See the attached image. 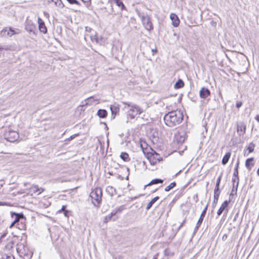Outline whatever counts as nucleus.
I'll return each instance as SVG.
<instances>
[{
	"label": "nucleus",
	"instance_id": "obj_17",
	"mask_svg": "<svg viewBox=\"0 0 259 259\" xmlns=\"http://www.w3.org/2000/svg\"><path fill=\"white\" fill-rule=\"evenodd\" d=\"M170 19H171L172 21V24L174 27H177L179 25L180 20L176 14L171 13L170 15Z\"/></svg>",
	"mask_w": 259,
	"mask_h": 259
},
{
	"label": "nucleus",
	"instance_id": "obj_5",
	"mask_svg": "<svg viewBox=\"0 0 259 259\" xmlns=\"http://www.w3.org/2000/svg\"><path fill=\"white\" fill-rule=\"evenodd\" d=\"M102 196V191L100 188H96L90 193V196L92 200V203L98 206L101 202Z\"/></svg>",
	"mask_w": 259,
	"mask_h": 259
},
{
	"label": "nucleus",
	"instance_id": "obj_14",
	"mask_svg": "<svg viewBox=\"0 0 259 259\" xmlns=\"http://www.w3.org/2000/svg\"><path fill=\"white\" fill-rule=\"evenodd\" d=\"M237 131L240 136L243 135L246 132V125L243 122L237 123Z\"/></svg>",
	"mask_w": 259,
	"mask_h": 259
},
{
	"label": "nucleus",
	"instance_id": "obj_44",
	"mask_svg": "<svg viewBox=\"0 0 259 259\" xmlns=\"http://www.w3.org/2000/svg\"><path fill=\"white\" fill-rule=\"evenodd\" d=\"M255 119L258 122H259V115H257L255 117Z\"/></svg>",
	"mask_w": 259,
	"mask_h": 259
},
{
	"label": "nucleus",
	"instance_id": "obj_39",
	"mask_svg": "<svg viewBox=\"0 0 259 259\" xmlns=\"http://www.w3.org/2000/svg\"><path fill=\"white\" fill-rule=\"evenodd\" d=\"M239 159H237V162L235 164V169H238V167H239Z\"/></svg>",
	"mask_w": 259,
	"mask_h": 259
},
{
	"label": "nucleus",
	"instance_id": "obj_6",
	"mask_svg": "<svg viewBox=\"0 0 259 259\" xmlns=\"http://www.w3.org/2000/svg\"><path fill=\"white\" fill-rule=\"evenodd\" d=\"M7 235L8 233H5L1 235L0 237V244H4L6 249L10 250L13 247L14 242L12 238H10V236L8 238L7 237Z\"/></svg>",
	"mask_w": 259,
	"mask_h": 259
},
{
	"label": "nucleus",
	"instance_id": "obj_56",
	"mask_svg": "<svg viewBox=\"0 0 259 259\" xmlns=\"http://www.w3.org/2000/svg\"><path fill=\"white\" fill-rule=\"evenodd\" d=\"M127 170L128 171H129V168H127Z\"/></svg>",
	"mask_w": 259,
	"mask_h": 259
},
{
	"label": "nucleus",
	"instance_id": "obj_46",
	"mask_svg": "<svg viewBox=\"0 0 259 259\" xmlns=\"http://www.w3.org/2000/svg\"><path fill=\"white\" fill-rule=\"evenodd\" d=\"M4 49H5V50H7V48H4V47H0V51H1V50H4Z\"/></svg>",
	"mask_w": 259,
	"mask_h": 259
},
{
	"label": "nucleus",
	"instance_id": "obj_3",
	"mask_svg": "<svg viewBox=\"0 0 259 259\" xmlns=\"http://www.w3.org/2000/svg\"><path fill=\"white\" fill-rule=\"evenodd\" d=\"M128 108L127 115L131 119H134L137 115L142 113V109L136 104L131 103H124Z\"/></svg>",
	"mask_w": 259,
	"mask_h": 259
},
{
	"label": "nucleus",
	"instance_id": "obj_31",
	"mask_svg": "<svg viewBox=\"0 0 259 259\" xmlns=\"http://www.w3.org/2000/svg\"><path fill=\"white\" fill-rule=\"evenodd\" d=\"M255 145L253 143H250L247 147V150L249 153L252 152L254 150Z\"/></svg>",
	"mask_w": 259,
	"mask_h": 259
},
{
	"label": "nucleus",
	"instance_id": "obj_16",
	"mask_svg": "<svg viewBox=\"0 0 259 259\" xmlns=\"http://www.w3.org/2000/svg\"><path fill=\"white\" fill-rule=\"evenodd\" d=\"M37 22L38 24V29L39 31L43 33H46L47 32V29L45 26L44 21L40 18H38L37 19Z\"/></svg>",
	"mask_w": 259,
	"mask_h": 259
},
{
	"label": "nucleus",
	"instance_id": "obj_25",
	"mask_svg": "<svg viewBox=\"0 0 259 259\" xmlns=\"http://www.w3.org/2000/svg\"><path fill=\"white\" fill-rule=\"evenodd\" d=\"M184 85V83L183 81L179 79L178 81H177L174 85L175 88L176 89H180L182 88Z\"/></svg>",
	"mask_w": 259,
	"mask_h": 259
},
{
	"label": "nucleus",
	"instance_id": "obj_7",
	"mask_svg": "<svg viewBox=\"0 0 259 259\" xmlns=\"http://www.w3.org/2000/svg\"><path fill=\"white\" fill-rule=\"evenodd\" d=\"M4 135L5 139L10 142H14L17 141L19 137L18 133L13 130L6 131Z\"/></svg>",
	"mask_w": 259,
	"mask_h": 259
},
{
	"label": "nucleus",
	"instance_id": "obj_28",
	"mask_svg": "<svg viewBox=\"0 0 259 259\" xmlns=\"http://www.w3.org/2000/svg\"><path fill=\"white\" fill-rule=\"evenodd\" d=\"M52 2H54L55 5L60 8H62L64 7V5L62 2L61 0H51Z\"/></svg>",
	"mask_w": 259,
	"mask_h": 259
},
{
	"label": "nucleus",
	"instance_id": "obj_55",
	"mask_svg": "<svg viewBox=\"0 0 259 259\" xmlns=\"http://www.w3.org/2000/svg\"><path fill=\"white\" fill-rule=\"evenodd\" d=\"M91 99H92V98H91V97H90V98H89L88 99H89V100H91Z\"/></svg>",
	"mask_w": 259,
	"mask_h": 259
},
{
	"label": "nucleus",
	"instance_id": "obj_29",
	"mask_svg": "<svg viewBox=\"0 0 259 259\" xmlns=\"http://www.w3.org/2000/svg\"><path fill=\"white\" fill-rule=\"evenodd\" d=\"M238 169H235L234 171V176L236 177L234 179H233V181L235 182L236 180H237V185L236 187L237 188L238 184H239V178H238Z\"/></svg>",
	"mask_w": 259,
	"mask_h": 259
},
{
	"label": "nucleus",
	"instance_id": "obj_43",
	"mask_svg": "<svg viewBox=\"0 0 259 259\" xmlns=\"http://www.w3.org/2000/svg\"><path fill=\"white\" fill-rule=\"evenodd\" d=\"M185 220L183 221V222L181 223V224L179 226V227L178 228L179 230L183 226V225L185 224Z\"/></svg>",
	"mask_w": 259,
	"mask_h": 259
},
{
	"label": "nucleus",
	"instance_id": "obj_1",
	"mask_svg": "<svg viewBox=\"0 0 259 259\" xmlns=\"http://www.w3.org/2000/svg\"><path fill=\"white\" fill-rule=\"evenodd\" d=\"M183 112L180 110H174L168 112L164 116V120L166 125L174 127L179 125L183 119Z\"/></svg>",
	"mask_w": 259,
	"mask_h": 259
},
{
	"label": "nucleus",
	"instance_id": "obj_22",
	"mask_svg": "<svg viewBox=\"0 0 259 259\" xmlns=\"http://www.w3.org/2000/svg\"><path fill=\"white\" fill-rule=\"evenodd\" d=\"M97 115L100 118H105L107 115V112L105 109H99L97 112Z\"/></svg>",
	"mask_w": 259,
	"mask_h": 259
},
{
	"label": "nucleus",
	"instance_id": "obj_47",
	"mask_svg": "<svg viewBox=\"0 0 259 259\" xmlns=\"http://www.w3.org/2000/svg\"><path fill=\"white\" fill-rule=\"evenodd\" d=\"M6 259H14V257L7 256Z\"/></svg>",
	"mask_w": 259,
	"mask_h": 259
},
{
	"label": "nucleus",
	"instance_id": "obj_32",
	"mask_svg": "<svg viewBox=\"0 0 259 259\" xmlns=\"http://www.w3.org/2000/svg\"><path fill=\"white\" fill-rule=\"evenodd\" d=\"M220 194V191L219 190V188L215 187L214 191V197L217 198V197H219V195Z\"/></svg>",
	"mask_w": 259,
	"mask_h": 259
},
{
	"label": "nucleus",
	"instance_id": "obj_50",
	"mask_svg": "<svg viewBox=\"0 0 259 259\" xmlns=\"http://www.w3.org/2000/svg\"><path fill=\"white\" fill-rule=\"evenodd\" d=\"M257 174L258 176H259V167H258V169L257 170Z\"/></svg>",
	"mask_w": 259,
	"mask_h": 259
},
{
	"label": "nucleus",
	"instance_id": "obj_9",
	"mask_svg": "<svg viewBox=\"0 0 259 259\" xmlns=\"http://www.w3.org/2000/svg\"><path fill=\"white\" fill-rule=\"evenodd\" d=\"M21 31L19 29H14L12 27H6L4 28L1 31L0 35L2 37H11L16 34H19Z\"/></svg>",
	"mask_w": 259,
	"mask_h": 259
},
{
	"label": "nucleus",
	"instance_id": "obj_24",
	"mask_svg": "<svg viewBox=\"0 0 259 259\" xmlns=\"http://www.w3.org/2000/svg\"><path fill=\"white\" fill-rule=\"evenodd\" d=\"M159 199V197L158 196H156L154 198H153L147 204L146 206V209L149 210L153 205V204L158 199Z\"/></svg>",
	"mask_w": 259,
	"mask_h": 259
},
{
	"label": "nucleus",
	"instance_id": "obj_36",
	"mask_svg": "<svg viewBox=\"0 0 259 259\" xmlns=\"http://www.w3.org/2000/svg\"><path fill=\"white\" fill-rule=\"evenodd\" d=\"M242 105V102L241 101H237L236 102V106L237 108H239Z\"/></svg>",
	"mask_w": 259,
	"mask_h": 259
},
{
	"label": "nucleus",
	"instance_id": "obj_54",
	"mask_svg": "<svg viewBox=\"0 0 259 259\" xmlns=\"http://www.w3.org/2000/svg\"><path fill=\"white\" fill-rule=\"evenodd\" d=\"M126 180H128V175L127 176V177H126Z\"/></svg>",
	"mask_w": 259,
	"mask_h": 259
},
{
	"label": "nucleus",
	"instance_id": "obj_30",
	"mask_svg": "<svg viewBox=\"0 0 259 259\" xmlns=\"http://www.w3.org/2000/svg\"><path fill=\"white\" fill-rule=\"evenodd\" d=\"M176 186V183L174 182L171 183L168 186L166 187L164 189V190L166 192L170 191L173 188H174Z\"/></svg>",
	"mask_w": 259,
	"mask_h": 259
},
{
	"label": "nucleus",
	"instance_id": "obj_26",
	"mask_svg": "<svg viewBox=\"0 0 259 259\" xmlns=\"http://www.w3.org/2000/svg\"><path fill=\"white\" fill-rule=\"evenodd\" d=\"M120 157L124 161H128L130 160L128 154L125 152H122Z\"/></svg>",
	"mask_w": 259,
	"mask_h": 259
},
{
	"label": "nucleus",
	"instance_id": "obj_27",
	"mask_svg": "<svg viewBox=\"0 0 259 259\" xmlns=\"http://www.w3.org/2000/svg\"><path fill=\"white\" fill-rule=\"evenodd\" d=\"M114 1L116 5L120 8L121 10L125 9V7L121 0H114Z\"/></svg>",
	"mask_w": 259,
	"mask_h": 259
},
{
	"label": "nucleus",
	"instance_id": "obj_40",
	"mask_svg": "<svg viewBox=\"0 0 259 259\" xmlns=\"http://www.w3.org/2000/svg\"><path fill=\"white\" fill-rule=\"evenodd\" d=\"M69 213V211H68L67 210H65L64 211V214L66 217H68Z\"/></svg>",
	"mask_w": 259,
	"mask_h": 259
},
{
	"label": "nucleus",
	"instance_id": "obj_20",
	"mask_svg": "<svg viewBox=\"0 0 259 259\" xmlns=\"http://www.w3.org/2000/svg\"><path fill=\"white\" fill-rule=\"evenodd\" d=\"M117 212V210H113L106 217L105 220H106V221H109L110 220H111L112 219L115 220L116 218H113L115 216Z\"/></svg>",
	"mask_w": 259,
	"mask_h": 259
},
{
	"label": "nucleus",
	"instance_id": "obj_11",
	"mask_svg": "<svg viewBox=\"0 0 259 259\" xmlns=\"http://www.w3.org/2000/svg\"><path fill=\"white\" fill-rule=\"evenodd\" d=\"M187 134L184 130H179L175 135V139L178 144H181L186 139Z\"/></svg>",
	"mask_w": 259,
	"mask_h": 259
},
{
	"label": "nucleus",
	"instance_id": "obj_45",
	"mask_svg": "<svg viewBox=\"0 0 259 259\" xmlns=\"http://www.w3.org/2000/svg\"><path fill=\"white\" fill-rule=\"evenodd\" d=\"M115 210H117V212H121L122 210L121 208H118Z\"/></svg>",
	"mask_w": 259,
	"mask_h": 259
},
{
	"label": "nucleus",
	"instance_id": "obj_4",
	"mask_svg": "<svg viewBox=\"0 0 259 259\" xmlns=\"http://www.w3.org/2000/svg\"><path fill=\"white\" fill-rule=\"evenodd\" d=\"M136 11L138 16L140 18L145 28L147 30H152L153 27L150 17L148 15H145L144 13H141L138 10H136Z\"/></svg>",
	"mask_w": 259,
	"mask_h": 259
},
{
	"label": "nucleus",
	"instance_id": "obj_18",
	"mask_svg": "<svg viewBox=\"0 0 259 259\" xmlns=\"http://www.w3.org/2000/svg\"><path fill=\"white\" fill-rule=\"evenodd\" d=\"M110 110L111 111L112 115L114 117L119 111V108L117 104H114L110 106Z\"/></svg>",
	"mask_w": 259,
	"mask_h": 259
},
{
	"label": "nucleus",
	"instance_id": "obj_23",
	"mask_svg": "<svg viewBox=\"0 0 259 259\" xmlns=\"http://www.w3.org/2000/svg\"><path fill=\"white\" fill-rule=\"evenodd\" d=\"M230 156H231V153L229 152L227 153L225 155V156L223 157L222 160V163L223 165H225L226 164H227L228 163V162L230 158Z\"/></svg>",
	"mask_w": 259,
	"mask_h": 259
},
{
	"label": "nucleus",
	"instance_id": "obj_42",
	"mask_svg": "<svg viewBox=\"0 0 259 259\" xmlns=\"http://www.w3.org/2000/svg\"><path fill=\"white\" fill-rule=\"evenodd\" d=\"M66 207V206L65 205H63L61 210H60L59 211H64V210H66L65 209Z\"/></svg>",
	"mask_w": 259,
	"mask_h": 259
},
{
	"label": "nucleus",
	"instance_id": "obj_33",
	"mask_svg": "<svg viewBox=\"0 0 259 259\" xmlns=\"http://www.w3.org/2000/svg\"><path fill=\"white\" fill-rule=\"evenodd\" d=\"M33 188L34 189V191L38 192V194L41 193L44 190L42 188H39L37 185L34 186Z\"/></svg>",
	"mask_w": 259,
	"mask_h": 259
},
{
	"label": "nucleus",
	"instance_id": "obj_38",
	"mask_svg": "<svg viewBox=\"0 0 259 259\" xmlns=\"http://www.w3.org/2000/svg\"><path fill=\"white\" fill-rule=\"evenodd\" d=\"M218 200H219V198L218 197H217V198H215V197H214L213 201L212 202V205H215L217 203L218 201Z\"/></svg>",
	"mask_w": 259,
	"mask_h": 259
},
{
	"label": "nucleus",
	"instance_id": "obj_48",
	"mask_svg": "<svg viewBox=\"0 0 259 259\" xmlns=\"http://www.w3.org/2000/svg\"><path fill=\"white\" fill-rule=\"evenodd\" d=\"M152 51L153 53H155V52H157V50H156V49H152Z\"/></svg>",
	"mask_w": 259,
	"mask_h": 259
},
{
	"label": "nucleus",
	"instance_id": "obj_53",
	"mask_svg": "<svg viewBox=\"0 0 259 259\" xmlns=\"http://www.w3.org/2000/svg\"><path fill=\"white\" fill-rule=\"evenodd\" d=\"M116 259H122V258H121L120 257H118L117 258H116Z\"/></svg>",
	"mask_w": 259,
	"mask_h": 259
},
{
	"label": "nucleus",
	"instance_id": "obj_15",
	"mask_svg": "<svg viewBox=\"0 0 259 259\" xmlns=\"http://www.w3.org/2000/svg\"><path fill=\"white\" fill-rule=\"evenodd\" d=\"M199 95L201 98L206 99L207 97L210 96V92L209 90L205 87H203L201 89L199 92Z\"/></svg>",
	"mask_w": 259,
	"mask_h": 259
},
{
	"label": "nucleus",
	"instance_id": "obj_8",
	"mask_svg": "<svg viewBox=\"0 0 259 259\" xmlns=\"http://www.w3.org/2000/svg\"><path fill=\"white\" fill-rule=\"evenodd\" d=\"M17 251L21 256L29 257L31 255V252L29 251L28 248L23 243L20 242L17 245Z\"/></svg>",
	"mask_w": 259,
	"mask_h": 259
},
{
	"label": "nucleus",
	"instance_id": "obj_34",
	"mask_svg": "<svg viewBox=\"0 0 259 259\" xmlns=\"http://www.w3.org/2000/svg\"><path fill=\"white\" fill-rule=\"evenodd\" d=\"M70 4H76L79 5V3L77 0H66Z\"/></svg>",
	"mask_w": 259,
	"mask_h": 259
},
{
	"label": "nucleus",
	"instance_id": "obj_13",
	"mask_svg": "<svg viewBox=\"0 0 259 259\" xmlns=\"http://www.w3.org/2000/svg\"><path fill=\"white\" fill-rule=\"evenodd\" d=\"M230 202L229 200H225L221 205L220 208L218 209L217 211V214L218 215L220 216L221 215L223 212H224V214H227L228 213V209L227 207L229 205V203Z\"/></svg>",
	"mask_w": 259,
	"mask_h": 259
},
{
	"label": "nucleus",
	"instance_id": "obj_49",
	"mask_svg": "<svg viewBox=\"0 0 259 259\" xmlns=\"http://www.w3.org/2000/svg\"><path fill=\"white\" fill-rule=\"evenodd\" d=\"M5 204V202H0V205H4Z\"/></svg>",
	"mask_w": 259,
	"mask_h": 259
},
{
	"label": "nucleus",
	"instance_id": "obj_2",
	"mask_svg": "<svg viewBox=\"0 0 259 259\" xmlns=\"http://www.w3.org/2000/svg\"><path fill=\"white\" fill-rule=\"evenodd\" d=\"M141 147L143 149L144 154L149 160L151 165H155L157 161L159 162L162 160V158L160 156V155L156 153L151 148H149V151L146 152L143 148L142 145Z\"/></svg>",
	"mask_w": 259,
	"mask_h": 259
},
{
	"label": "nucleus",
	"instance_id": "obj_12",
	"mask_svg": "<svg viewBox=\"0 0 259 259\" xmlns=\"http://www.w3.org/2000/svg\"><path fill=\"white\" fill-rule=\"evenodd\" d=\"M207 207H208V205L207 204L205 206V207H204V208L203 209V211H202V212L200 214V216L198 219V221H197V223L195 228L194 229L195 232H196L198 230L199 228L200 227V226L203 221L204 218L206 214Z\"/></svg>",
	"mask_w": 259,
	"mask_h": 259
},
{
	"label": "nucleus",
	"instance_id": "obj_35",
	"mask_svg": "<svg viewBox=\"0 0 259 259\" xmlns=\"http://www.w3.org/2000/svg\"><path fill=\"white\" fill-rule=\"evenodd\" d=\"M221 178H222V176H220L218 178L217 180V183H216L215 187L219 188V187H220V184L221 181Z\"/></svg>",
	"mask_w": 259,
	"mask_h": 259
},
{
	"label": "nucleus",
	"instance_id": "obj_37",
	"mask_svg": "<svg viewBox=\"0 0 259 259\" xmlns=\"http://www.w3.org/2000/svg\"><path fill=\"white\" fill-rule=\"evenodd\" d=\"M107 190L108 191H110L111 193H113V191H115V189L111 186L108 187Z\"/></svg>",
	"mask_w": 259,
	"mask_h": 259
},
{
	"label": "nucleus",
	"instance_id": "obj_21",
	"mask_svg": "<svg viewBox=\"0 0 259 259\" xmlns=\"http://www.w3.org/2000/svg\"><path fill=\"white\" fill-rule=\"evenodd\" d=\"M163 182V180L160 179H155L150 182L145 187L149 186L152 185H155L159 183L162 184Z\"/></svg>",
	"mask_w": 259,
	"mask_h": 259
},
{
	"label": "nucleus",
	"instance_id": "obj_41",
	"mask_svg": "<svg viewBox=\"0 0 259 259\" xmlns=\"http://www.w3.org/2000/svg\"><path fill=\"white\" fill-rule=\"evenodd\" d=\"M85 30L86 32H91L92 30V29L89 27H85Z\"/></svg>",
	"mask_w": 259,
	"mask_h": 259
},
{
	"label": "nucleus",
	"instance_id": "obj_51",
	"mask_svg": "<svg viewBox=\"0 0 259 259\" xmlns=\"http://www.w3.org/2000/svg\"><path fill=\"white\" fill-rule=\"evenodd\" d=\"M83 2H87L88 1H90V0H85V1H84V0H82Z\"/></svg>",
	"mask_w": 259,
	"mask_h": 259
},
{
	"label": "nucleus",
	"instance_id": "obj_10",
	"mask_svg": "<svg viewBox=\"0 0 259 259\" xmlns=\"http://www.w3.org/2000/svg\"><path fill=\"white\" fill-rule=\"evenodd\" d=\"M25 29L29 33L31 37H32V35L36 36V29L35 25L31 20H26Z\"/></svg>",
	"mask_w": 259,
	"mask_h": 259
},
{
	"label": "nucleus",
	"instance_id": "obj_19",
	"mask_svg": "<svg viewBox=\"0 0 259 259\" xmlns=\"http://www.w3.org/2000/svg\"><path fill=\"white\" fill-rule=\"evenodd\" d=\"M253 161V158H249L246 160L245 166L249 170L251 169L252 166L254 165V163L252 162Z\"/></svg>",
	"mask_w": 259,
	"mask_h": 259
},
{
	"label": "nucleus",
	"instance_id": "obj_52",
	"mask_svg": "<svg viewBox=\"0 0 259 259\" xmlns=\"http://www.w3.org/2000/svg\"><path fill=\"white\" fill-rule=\"evenodd\" d=\"M18 215H19L20 217H22L23 215L22 214H17Z\"/></svg>",
	"mask_w": 259,
	"mask_h": 259
}]
</instances>
